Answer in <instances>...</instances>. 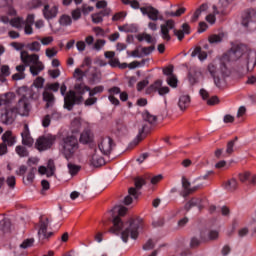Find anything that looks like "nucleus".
I'll use <instances>...</instances> for the list:
<instances>
[{
	"mask_svg": "<svg viewBox=\"0 0 256 256\" xmlns=\"http://www.w3.org/2000/svg\"><path fill=\"white\" fill-rule=\"evenodd\" d=\"M238 59H245L247 71L251 72L255 69L256 51L248 49L247 46L233 47L222 56L219 68L213 63L208 65V72L214 79L215 85H219V81H221V79L229 77L230 72L229 68H227V63H231V61H238Z\"/></svg>",
	"mask_w": 256,
	"mask_h": 256,
	"instance_id": "f257e3e1",
	"label": "nucleus"
},
{
	"mask_svg": "<svg viewBox=\"0 0 256 256\" xmlns=\"http://www.w3.org/2000/svg\"><path fill=\"white\" fill-rule=\"evenodd\" d=\"M113 227L109 229V233L113 235H121V239L124 243H127L130 239H137L139 237V230L143 229V224L139 220H130L123 223L119 216H115L112 220Z\"/></svg>",
	"mask_w": 256,
	"mask_h": 256,
	"instance_id": "f03ea898",
	"label": "nucleus"
},
{
	"mask_svg": "<svg viewBox=\"0 0 256 256\" xmlns=\"http://www.w3.org/2000/svg\"><path fill=\"white\" fill-rule=\"evenodd\" d=\"M170 31H173L179 41H183L185 35H189V33H191V28L189 27V24L184 23L182 25V29L177 30L175 29V21L166 20L164 24L160 25V37H162L163 41H171V34H169Z\"/></svg>",
	"mask_w": 256,
	"mask_h": 256,
	"instance_id": "7ed1b4c3",
	"label": "nucleus"
},
{
	"mask_svg": "<svg viewBox=\"0 0 256 256\" xmlns=\"http://www.w3.org/2000/svg\"><path fill=\"white\" fill-rule=\"evenodd\" d=\"M20 58L26 67H30V73L33 77H37L45 69V65L39 60V55L37 54H29L27 51H22Z\"/></svg>",
	"mask_w": 256,
	"mask_h": 256,
	"instance_id": "20e7f679",
	"label": "nucleus"
},
{
	"mask_svg": "<svg viewBox=\"0 0 256 256\" xmlns=\"http://www.w3.org/2000/svg\"><path fill=\"white\" fill-rule=\"evenodd\" d=\"M62 147V155H64L65 159L69 161V159H73L75 157V153L79 151V140L74 135L65 136L61 142Z\"/></svg>",
	"mask_w": 256,
	"mask_h": 256,
	"instance_id": "39448f33",
	"label": "nucleus"
},
{
	"mask_svg": "<svg viewBox=\"0 0 256 256\" xmlns=\"http://www.w3.org/2000/svg\"><path fill=\"white\" fill-rule=\"evenodd\" d=\"M60 92L62 97H64V108L68 111H71L75 104H79L81 101H83V96H77L76 92L73 90H70L65 96V93H67V85L65 84L61 85Z\"/></svg>",
	"mask_w": 256,
	"mask_h": 256,
	"instance_id": "423d86ee",
	"label": "nucleus"
},
{
	"mask_svg": "<svg viewBox=\"0 0 256 256\" xmlns=\"http://www.w3.org/2000/svg\"><path fill=\"white\" fill-rule=\"evenodd\" d=\"M242 25L248 31H256V9H248L242 13Z\"/></svg>",
	"mask_w": 256,
	"mask_h": 256,
	"instance_id": "0eeeda50",
	"label": "nucleus"
},
{
	"mask_svg": "<svg viewBox=\"0 0 256 256\" xmlns=\"http://www.w3.org/2000/svg\"><path fill=\"white\" fill-rule=\"evenodd\" d=\"M59 83H52V84H48L43 92V101H45L46 103V107L47 109H49V107H53V105H55V95H53L51 93V91H53L54 93H57V91H59Z\"/></svg>",
	"mask_w": 256,
	"mask_h": 256,
	"instance_id": "6e6552de",
	"label": "nucleus"
},
{
	"mask_svg": "<svg viewBox=\"0 0 256 256\" xmlns=\"http://www.w3.org/2000/svg\"><path fill=\"white\" fill-rule=\"evenodd\" d=\"M145 185V179L143 178H136L135 179V187L136 188H129L128 193L129 195L124 198V205H131L133 203V199H137L139 197V191L137 189H141Z\"/></svg>",
	"mask_w": 256,
	"mask_h": 256,
	"instance_id": "1a4fd4ad",
	"label": "nucleus"
},
{
	"mask_svg": "<svg viewBox=\"0 0 256 256\" xmlns=\"http://www.w3.org/2000/svg\"><path fill=\"white\" fill-rule=\"evenodd\" d=\"M14 109L18 115H21V117H29V113L31 111L29 98H27L26 95H23Z\"/></svg>",
	"mask_w": 256,
	"mask_h": 256,
	"instance_id": "9d476101",
	"label": "nucleus"
},
{
	"mask_svg": "<svg viewBox=\"0 0 256 256\" xmlns=\"http://www.w3.org/2000/svg\"><path fill=\"white\" fill-rule=\"evenodd\" d=\"M53 143H55V136L53 135H47L42 136L36 141V149L38 151H47V149H51L53 146Z\"/></svg>",
	"mask_w": 256,
	"mask_h": 256,
	"instance_id": "9b49d317",
	"label": "nucleus"
},
{
	"mask_svg": "<svg viewBox=\"0 0 256 256\" xmlns=\"http://www.w3.org/2000/svg\"><path fill=\"white\" fill-rule=\"evenodd\" d=\"M140 11L142 15H147L150 21H163L164 19L161 12H159V10L153 6L141 7Z\"/></svg>",
	"mask_w": 256,
	"mask_h": 256,
	"instance_id": "f8f14e48",
	"label": "nucleus"
},
{
	"mask_svg": "<svg viewBox=\"0 0 256 256\" xmlns=\"http://www.w3.org/2000/svg\"><path fill=\"white\" fill-rule=\"evenodd\" d=\"M155 91H158V94L161 96L167 95V93H169V87H167V86L163 87V81L156 80L152 85H150L146 89V94L151 95V93H155Z\"/></svg>",
	"mask_w": 256,
	"mask_h": 256,
	"instance_id": "ddd939ff",
	"label": "nucleus"
},
{
	"mask_svg": "<svg viewBox=\"0 0 256 256\" xmlns=\"http://www.w3.org/2000/svg\"><path fill=\"white\" fill-rule=\"evenodd\" d=\"M0 21L1 23H4V25L10 24L11 27H14L15 29H23V27H25V20L23 17L9 19L7 16H1Z\"/></svg>",
	"mask_w": 256,
	"mask_h": 256,
	"instance_id": "4468645a",
	"label": "nucleus"
},
{
	"mask_svg": "<svg viewBox=\"0 0 256 256\" xmlns=\"http://www.w3.org/2000/svg\"><path fill=\"white\" fill-rule=\"evenodd\" d=\"M113 147H115V144H113V139L109 137L103 138L98 144V149L102 155H110Z\"/></svg>",
	"mask_w": 256,
	"mask_h": 256,
	"instance_id": "2eb2a0df",
	"label": "nucleus"
},
{
	"mask_svg": "<svg viewBox=\"0 0 256 256\" xmlns=\"http://www.w3.org/2000/svg\"><path fill=\"white\" fill-rule=\"evenodd\" d=\"M17 115H18L17 110H15V108L6 109L4 113L1 114L0 119H1V122L4 123V125H12Z\"/></svg>",
	"mask_w": 256,
	"mask_h": 256,
	"instance_id": "dca6fc26",
	"label": "nucleus"
},
{
	"mask_svg": "<svg viewBox=\"0 0 256 256\" xmlns=\"http://www.w3.org/2000/svg\"><path fill=\"white\" fill-rule=\"evenodd\" d=\"M47 227H49V219L48 218H46L45 220L41 219L39 223V229H38L39 239H49V237L53 235V232H47Z\"/></svg>",
	"mask_w": 256,
	"mask_h": 256,
	"instance_id": "f3484780",
	"label": "nucleus"
},
{
	"mask_svg": "<svg viewBox=\"0 0 256 256\" xmlns=\"http://www.w3.org/2000/svg\"><path fill=\"white\" fill-rule=\"evenodd\" d=\"M182 192L181 195L182 197H189V195H191V193H193L194 191H197V189H201V185H197L193 188H191V183L189 182V180H187V178H185V176L182 177Z\"/></svg>",
	"mask_w": 256,
	"mask_h": 256,
	"instance_id": "a211bd4d",
	"label": "nucleus"
},
{
	"mask_svg": "<svg viewBox=\"0 0 256 256\" xmlns=\"http://www.w3.org/2000/svg\"><path fill=\"white\" fill-rule=\"evenodd\" d=\"M38 173L40 175H46V177H53L55 175V162L48 160L47 166H40L38 168Z\"/></svg>",
	"mask_w": 256,
	"mask_h": 256,
	"instance_id": "6ab92c4d",
	"label": "nucleus"
},
{
	"mask_svg": "<svg viewBox=\"0 0 256 256\" xmlns=\"http://www.w3.org/2000/svg\"><path fill=\"white\" fill-rule=\"evenodd\" d=\"M43 17L50 21V19H55L57 17V13H59V7L58 6H49V4H46L42 10Z\"/></svg>",
	"mask_w": 256,
	"mask_h": 256,
	"instance_id": "aec40b11",
	"label": "nucleus"
},
{
	"mask_svg": "<svg viewBox=\"0 0 256 256\" xmlns=\"http://www.w3.org/2000/svg\"><path fill=\"white\" fill-rule=\"evenodd\" d=\"M200 237L202 241H215V239H219V231L217 230H203L200 232Z\"/></svg>",
	"mask_w": 256,
	"mask_h": 256,
	"instance_id": "412c9836",
	"label": "nucleus"
},
{
	"mask_svg": "<svg viewBox=\"0 0 256 256\" xmlns=\"http://www.w3.org/2000/svg\"><path fill=\"white\" fill-rule=\"evenodd\" d=\"M22 143L26 145V147H33L34 140L31 137V133L29 132V126L25 125L24 130L21 133Z\"/></svg>",
	"mask_w": 256,
	"mask_h": 256,
	"instance_id": "4be33fe9",
	"label": "nucleus"
},
{
	"mask_svg": "<svg viewBox=\"0 0 256 256\" xmlns=\"http://www.w3.org/2000/svg\"><path fill=\"white\" fill-rule=\"evenodd\" d=\"M213 13L214 14H208L205 18L210 25H215V22L217 21L215 15H227V12L224 9H219L217 6H213Z\"/></svg>",
	"mask_w": 256,
	"mask_h": 256,
	"instance_id": "5701e85b",
	"label": "nucleus"
},
{
	"mask_svg": "<svg viewBox=\"0 0 256 256\" xmlns=\"http://www.w3.org/2000/svg\"><path fill=\"white\" fill-rule=\"evenodd\" d=\"M199 93L203 101L207 102V105H217V103H219V97L213 96L209 98V92H207V90L201 89Z\"/></svg>",
	"mask_w": 256,
	"mask_h": 256,
	"instance_id": "b1692460",
	"label": "nucleus"
},
{
	"mask_svg": "<svg viewBox=\"0 0 256 256\" xmlns=\"http://www.w3.org/2000/svg\"><path fill=\"white\" fill-rule=\"evenodd\" d=\"M90 164L93 167H101L102 165H105V159H103V157L97 154V149H94V152L90 159Z\"/></svg>",
	"mask_w": 256,
	"mask_h": 256,
	"instance_id": "393cba45",
	"label": "nucleus"
},
{
	"mask_svg": "<svg viewBox=\"0 0 256 256\" xmlns=\"http://www.w3.org/2000/svg\"><path fill=\"white\" fill-rule=\"evenodd\" d=\"M15 101V93L8 92L0 97V107L11 105Z\"/></svg>",
	"mask_w": 256,
	"mask_h": 256,
	"instance_id": "a878e982",
	"label": "nucleus"
},
{
	"mask_svg": "<svg viewBox=\"0 0 256 256\" xmlns=\"http://www.w3.org/2000/svg\"><path fill=\"white\" fill-rule=\"evenodd\" d=\"M2 141L3 143L7 144L9 147H13V145L17 143L15 136H13V132L9 130L2 135Z\"/></svg>",
	"mask_w": 256,
	"mask_h": 256,
	"instance_id": "bb28decb",
	"label": "nucleus"
},
{
	"mask_svg": "<svg viewBox=\"0 0 256 256\" xmlns=\"http://www.w3.org/2000/svg\"><path fill=\"white\" fill-rule=\"evenodd\" d=\"M13 0H0V7H8L7 13L11 17H15L17 15V10L12 6Z\"/></svg>",
	"mask_w": 256,
	"mask_h": 256,
	"instance_id": "cd10ccee",
	"label": "nucleus"
},
{
	"mask_svg": "<svg viewBox=\"0 0 256 256\" xmlns=\"http://www.w3.org/2000/svg\"><path fill=\"white\" fill-rule=\"evenodd\" d=\"M191 105V97L189 95H182L178 100V107L181 111H185Z\"/></svg>",
	"mask_w": 256,
	"mask_h": 256,
	"instance_id": "c85d7f7f",
	"label": "nucleus"
},
{
	"mask_svg": "<svg viewBox=\"0 0 256 256\" xmlns=\"http://www.w3.org/2000/svg\"><path fill=\"white\" fill-rule=\"evenodd\" d=\"M80 143H83V145L93 143V132L91 130H84L80 135Z\"/></svg>",
	"mask_w": 256,
	"mask_h": 256,
	"instance_id": "c756f323",
	"label": "nucleus"
},
{
	"mask_svg": "<svg viewBox=\"0 0 256 256\" xmlns=\"http://www.w3.org/2000/svg\"><path fill=\"white\" fill-rule=\"evenodd\" d=\"M0 217V231H2V233H9V231H11V220L5 216Z\"/></svg>",
	"mask_w": 256,
	"mask_h": 256,
	"instance_id": "7c9ffc66",
	"label": "nucleus"
},
{
	"mask_svg": "<svg viewBox=\"0 0 256 256\" xmlns=\"http://www.w3.org/2000/svg\"><path fill=\"white\" fill-rule=\"evenodd\" d=\"M110 10L109 9H105L103 11H101L100 13H96V14H92V23H95L96 25L99 23H103V17H107V15H109Z\"/></svg>",
	"mask_w": 256,
	"mask_h": 256,
	"instance_id": "2f4dec72",
	"label": "nucleus"
},
{
	"mask_svg": "<svg viewBox=\"0 0 256 256\" xmlns=\"http://www.w3.org/2000/svg\"><path fill=\"white\" fill-rule=\"evenodd\" d=\"M9 75H11V68H9V65H2L0 67V83H6Z\"/></svg>",
	"mask_w": 256,
	"mask_h": 256,
	"instance_id": "473e14b6",
	"label": "nucleus"
},
{
	"mask_svg": "<svg viewBox=\"0 0 256 256\" xmlns=\"http://www.w3.org/2000/svg\"><path fill=\"white\" fill-rule=\"evenodd\" d=\"M192 207H197L198 211H201V199L193 198L188 203L185 204L184 209L189 211Z\"/></svg>",
	"mask_w": 256,
	"mask_h": 256,
	"instance_id": "72a5a7b5",
	"label": "nucleus"
},
{
	"mask_svg": "<svg viewBox=\"0 0 256 256\" xmlns=\"http://www.w3.org/2000/svg\"><path fill=\"white\" fill-rule=\"evenodd\" d=\"M191 57H198L199 61H205L207 59V52L203 51L201 47H196L192 51Z\"/></svg>",
	"mask_w": 256,
	"mask_h": 256,
	"instance_id": "f704fd0d",
	"label": "nucleus"
},
{
	"mask_svg": "<svg viewBox=\"0 0 256 256\" xmlns=\"http://www.w3.org/2000/svg\"><path fill=\"white\" fill-rule=\"evenodd\" d=\"M142 118L146 123H149V125H155L157 123V116L152 115L149 111H144Z\"/></svg>",
	"mask_w": 256,
	"mask_h": 256,
	"instance_id": "c9c22d12",
	"label": "nucleus"
},
{
	"mask_svg": "<svg viewBox=\"0 0 256 256\" xmlns=\"http://www.w3.org/2000/svg\"><path fill=\"white\" fill-rule=\"evenodd\" d=\"M223 37H225V33L220 32L219 34L209 36L208 41L211 45H217V43H221V41H223Z\"/></svg>",
	"mask_w": 256,
	"mask_h": 256,
	"instance_id": "e433bc0d",
	"label": "nucleus"
},
{
	"mask_svg": "<svg viewBox=\"0 0 256 256\" xmlns=\"http://www.w3.org/2000/svg\"><path fill=\"white\" fill-rule=\"evenodd\" d=\"M75 91L78 93L77 97H81V95H85L87 92L90 91L89 86L81 83L75 85Z\"/></svg>",
	"mask_w": 256,
	"mask_h": 256,
	"instance_id": "4c0bfd02",
	"label": "nucleus"
},
{
	"mask_svg": "<svg viewBox=\"0 0 256 256\" xmlns=\"http://www.w3.org/2000/svg\"><path fill=\"white\" fill-rule=\"evenodd\" d=\"M223 187L226 191H235V189H237V180L235 178H231L224 183Z\"/></svg>",
	"mask_w": 256,
	"mask_h": 256,
	"instance_id": "58836bf2",
	"label": "nucleus"
},
{
	"mask_svg": "<svg viewBox=\"0 0 256 256\" xmlns=\"http://www.w3.org/2000/svg\"><path fill=\"white\" fill-rule=\"evenodd\" d=\"M119 31H124L125 33H137V26L135 24H126L120 26Z\"/></svg>",
	"mask_w": 256,
	"mask_h": 256,
	"instance_id": "ea45409f",
	"label": "nucleus"
},
{
	"mask_svg": "<svg viewBox=\"0 0 256 256\" xmlns=\"http://www.w3.org/2000/svg\"><path fill=\"white\" fill-rule=\"evenodd\" d=\"M138 41H146V43H155V38H153V36H151V34H147V33H142L139 34L137 37Z\"/></svg>",
	"mask_w": 256,
	"mask_h": 256,
	"instance_id": "a19ab883",
	"label": "nucleus"
},
{
	"mask_svg": "<svg viewBox=\"0 0 256 256\" xmlns=\"http://www.w3.org/2000/svg\"><path fill=\"white\" fill-rule=\"evenodd\" d=\"M111 213H118L119 217H123L127 213V207L125 206H115L112 210Z\"/></svg>",
	"mask_w": 256,
	"mask_h": 256,
	"instance_id": "79ce46f5",
	"label": "nucleus"
},
{
	"mask_svg": "<svg viewBox=\"0 0 256 256\" xmlns=\"http://www.w3.org/2000/svg\"><path fill=\"white\" fill-rule=\"evenodd\" d=\"M59 23L60 25H62L63 27H68V25H71V23H73L71 16L69 15H62L59 19Z\"/></svg>",
	"mask_w": 256,
	"mask_h": 256,
	"instance_id": "37998d69",
	"label": "nucleus"
},
{
	"mask_svg": "<svg viewBox=\"0 0 256 256\" xmlns=\"http://www.w3.org/2000/svg\"><path fill=\"white\" fill-rule=\"evenodd\" d=\"M68 167V171L70 173V175H77V173H79V171H81V167L79 165L73 164V163H68L67 165Z\"/></svg>",
	"mask_w": 256,
	"mask_h": 256,
	"instance_id": "c03bdc74",
	"label": "nucleus"
},
{
	"mask_svg": "<svg viewBox=\"0 0 256 256\" xmlns=\"http://www.w3.org/2000/svg\"><path fill=\"white\" fill-rule=\"evenodd\" d=\"M37 171L36 168H31L26 176V184L31 185L33 181H35V172Z\"/></svg>",
	"mask_w": 256,
	"mask_h": 256,
	"instance_id": "a18cd8bd",
	"label": "nucleus"
},
{
	"mask_svg": "<svg viewBox=\"0 0 256 256\" xmlns=\"http://www.w3.org/2000/svg\"><path fill=\"white\" fill-rule=\"evenodd\" d=\"M15 151L19 157H29V151L24 146H16Z\"/></svg>",
	"mask_w": 256,
	"mask_h": 256,
	"instance_id": "49530a36",
	"label": "nucleus"
},
{
	"mask_svg": "<svg viewBox=\"0 0 256 256\" xmlns=\"http://www.w3.org/2000/svg\"><path fill=\"white\" fill-rule=\"evenodd\" d=\"M27 48L29 49V51H34L37 53V52L41 51V43H39L38 41H34V42L28 44Z\"/></svg>",
	"mask_w": 256,
	"mask_h": 256,
	"instance_id": "de8ad7c7",
	"label": "nucleus"
},
{
	"mask_svg": "<svg viewBox=\"0 0 256 256\" xmlns=\"http://www.w3.org/2000/svg\"><path fill=\"white\" fill-rule=\"evenodd\" d=\"M207 9V5L203 4L202 6H200V8H198L194 15L192 16V21L195 22L197 21V19H199V17H201V13L203 11H205Z\"/></svg>",
	"mask_w": 256,
	"mask_h": 256,
	"instance_id": "09e8293b",
	"label": "nucleus"
},
{
	"mask_svg": "<svg viewBox=\"0 0 256 256\" xmlns=\"http://www.w3.org/2000/svg\"><path fill=\"white\" fill-rule=\"evenodd\" d=\"M104 89H105V87H103V86H96L92 90L90 88V90L88 91L89 97H95V95H97L99 93H103Z\"/></svg>",
	"mask_w": 256,
	"mask_h": 256,
	"instance_id": "8fccbe9b",
	"label": "nucleus"
},
{
	"mask_svg": "<svg viewBox=\"0 0 256 256\" xmlns=\"http://www.w3.org/2000/svg\"><path fill=\"white\" fill-rule=\"evenodd\" d=\"M105 43H107V42L103 39L96 40L93 45L94 51H101V49H103V47H105Z\"/></svg>",
	"mask_w": 256,
	"mask_h": 256,
	"instance_id": "3c124183",
	"label": "nucleus"
},
{
	"mask_svg": "<svg viewBox=\"0 0 256 256\" xmlns=\"http://www.w3.org/2000/svg\"><path fill=\"white\" fill-rule=\"evenodd\" d=\"M43 6L42 0H32L28 3V9H39V7Z\"/></svg>",
	"mask_w": 256,
	"mask_h": 256,
	"instance_id": "603ef678",
	"label": "nucleus"
},
{
	"mask_svg": "<svg viewBox=\"0 0 256 256\" xmlns=\"http://www.w3.org/2000/svg\"><path fill=\"white\" fill-rule=\"evenodd\" d=\"M33 243H35V239L29 238L23 241V243L20 244L21 249H29V247H33Z\"/></svg>",
	"mask_w": 256,
	"mask_h": 256,
	"instance_id": "864d4df0",
	"label": "nucleus"
},
{
	"mask_svg": "<svg viewBox=\"0 0 256 256\" xmlns=\"http://www.w3.org/2000/svg\"><path fill=\"white\" fill-rule=\"evenodd\" d=\"M6 184L10 189H15V185H17V179L15 176H8L6 179Z\"/></svg>",
	"mask_w": 256,
	"mask_h": 256,
	"instance_id": "5fc2aeb1",
	"label": "nucleus"
},
{
	"mask_svg": "<svg viewBox=\"0 0 256 256\" xmlns=\"http://www.w3.org/2000/svg\"><path fill=\"white\" fill-rule=\"evenodd\" d=\"M155 51V46H148L141 48L142 57H147V55H151Z\"/></svg>",
	"mask_w": 256,
	"mask_h": 256,
	"instance_id": "6e6d98bb",
	"label": "nucleus"
},
{
	"mask_svg": "<svg viewBox=\"0 0 256 256\" xmlns=\"http://www.w3.org/2000/svg\"><path fill=\"white\" fill-rule=\"evenodd\" d=\"M166 81L170 87H173L174 89H175V87H177L178 80H177V76H175V74L167 77Z\"/></svg>",
	"mask_w": 256,
	"mask_h": 256,
	"instance_id": "4d7b16f0",
	"label": "nucleus"
},
{
	"mask_svg": "<svg viewBox=\"0 0 256 256\" xmlns=\"http://www.w3.org/2000/svg\"><path fill=\"white\" fill-rule=\"evenodd\" d=\"M74 77L77 81H83V78L85 77V72H83L79 68H76L74 71Z\"/></svg>",
	"mask_w": 256,
	"mask_h": 256,
	"instance_id": "13d9d810",
	"label": "nucleus"
},
{
	"mask_svg": "<svg viewBox=\"0 0 256 256\" xmlns=\"http://www.w3.org/2000/svg\"><path fill=\"white\" fill-rule=\"evenodd\" d=\"M34 87L37 89H43V85H45V79L42 77H37L33 83Z\"/></svg>",
	"mask_w": 256,
	"mask_h": 256,
	"instance_id": "bf43d9fd",
	"label": "nucleus"
},
{
	"mask_svg": "<svg viewBox=\"0 0 256 256\" xmlns=\"http://www.w3.org/2000/svg\"><path fill=\"white\" fill-rule=\"evenodd\" d=\"M235 141H237V137L234 140H231L228 142L227 148H226V153L228 155H231V153H233L234 147H235Z\"/></svg>",
	"mask_w": 256,
	"mask_h": 256,
	"instance_id": "052dcab7",
	"label": "nucleus"
},
{
	"mask_svg": "<svg viewBox=\"0 0 256 256\" xmlns=\"http://www.w3.org/2000/svg\"><path fill=\"white\" fill-rule=\"evenodd\" d=\"M91 80L93 83H100L101 82V72L95 71L94 73H92Z\"/></svg>",
	"mask_w": 256,
	"mask_h": 256,
	"instance_id": "680f3d73",
	"label": "nucleus"
},
{
	"mask_svg": "<svg viewBox=\"0 0 256 256\" xmlns=\"http://www.w3.org/2000/svg\"><path fill=\"white\" fill-rule=\"evenodd\" d=\"M109 95H112V97H115V95H120L121 94V88L114 86L110 89H108Z\"/></svg>",
	"mask_w": 256,
	"mask_h": 256,
	"instance_id": "e2e57ef3",
	"label": "nucleus"
},
{
	"mask_svg": "<svg viewBox=\"0 0 256 256\" xmlns=\"http://www.w3.org/2000/svg\"><path fill=\"white\" fill-rule=\"evenodd\" d=\"M57 55V49L55 48H48L46 49V57L49 59H53Z\"/></svg>",
	"mask_w": 256,
	"mask_h": 256,
	"instance_id": "0e129e2a",
	"label": "nucleus"
},
{
	"mask_svg": "<svg viewBox=\"0 0 256 256\" xmlns=\"http://www.w3.org/2000/svg\"><path fill=\"white\" fill-rule=\"evenodd\" d=\"M51 125V115L47 114L42 118V127H49Z\"/></svg>",
	"mask_w": 256,
	"mask_h": 256,
	"instance_id": "69168bd1",
	"label": "nucleus"
},
{
	"mask_svg": "<svg viewBox=\"0 0 256 256\" xmlns=\"http://www.w3.org/2000/svg\"><path fill=\"white\" fill-rule=\"evenodd\" d=\"M127 17V14L125 12H118L113 17L112 20L114 21H121Z\"/></svg>",
	"mask_w": 256,
	"mask_h": 256,
	"instance_id": "338daca9",
	"label": "nucleus"
},
{
	"mask_svg": "<svg viewBox=\"0 0 256 256\" xmlns=\"http://www.w3.org/2000/svg\"><path fill=\"white\" fill-rule=\"evenodd\" d=\"M163 180V175L161 174H158L156 176H153L151 179H150V183L151 185H157V183H159L160 181Z\"/></svg>",
	"mask_w": 256,
	"mask_h": 256,
	"instance_id": "774afa93",
	"label": "nucleus"
}]
</instances>
